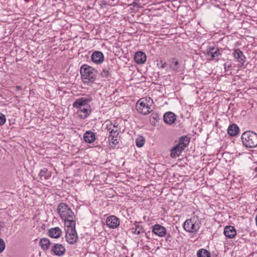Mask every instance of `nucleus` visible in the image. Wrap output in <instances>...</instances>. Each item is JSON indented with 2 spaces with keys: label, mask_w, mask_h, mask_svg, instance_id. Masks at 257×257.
Returning a JSON list of instances; mask_svg holds the SVG:
<instances>
[{
  "label": "nucleus",
  "mask_w": 257,
  "mask_h": 257,
  "mask_svg": "<svg viewBox=\"0 0 257 257\" xmlns=\"http://www.w3.org/2000/svg\"><path fill=\"white\" fill-rule=\"evenodd\" d=\"M111 125H112L113 127L114 128H117L118 126V124L115 121H114L113 123H112V122H111Z\"/></svg>",
  "instance_id": "obj_37"
},
{
  "label": "nucleus",
  "mask_w": 257,
  "mask_h": 257,
  "mask_svg": "<svg viewBox=\"0 0 257 257\" xmlns=\"http://www.w3.org/2000/svg\"><path fill=\"white\" fill-rule=\"evenodd\" d=\"M22 89V87L20 86H16V89L17 90H21Z\"/></svg>",
  "instance_id": "obj_39"
},
{
  "label": "nucleus",
  "mask_w": 257,
  "mask_h": 257,
  "mask_svg": "<svg viewBox=\"0 0 257 257\" xmlns=\"http://www.w3.org/2000/svg\"><path fill=\"white\" fill-rule=\"evenodd\" d=\"M233 55L237 62L240 63L241 65H243L245 62L246 57L243 55L242 52L239 49H236L234 50Z\"/></svg>",
  "instance_id": "obj_16"
},
{
  "label": "nucleus",
  "mask_w": 257,
  "mask_h": 257,
  "mask_svg": "<svg viewBox=\"0 0 257 257\" xmlns=\"http://www.w3.org/2000/svg\"><path fill=\"white\" fill-rule=\"evenodd\" d=\"M164 122L169 125L173 124L176 119V115L172 112L168 111L163 115Z\"/></svg>",
  "instance_id": "obj_13"
},
{
  "label": "nucleus",
  "mask_w": 257,
  "mask_h": 257,
  "mask_svg": "<svg viewBox=\"0 0 257 257\" xmlns=\"http://www.w3.org/2000/svg\"><path fill=\"white\" fill-rule=\"evenodd\" d=\"M57 211L62 220L75 217L74 212L65 203H60L57 207Z\"/></svg>",
  "instance_id": "obj_5"
},
{
  "label": "nucleus",
  "mask_w": 257,
  "mask_h": 257,
  "mask_svg": "<svg viewBox=\"0 0 257 257\" xmlns=\"http://www.w3.org/2000/svg\"><path fill=\"white\" fill-rule=\"evenodd\" d=\"M190 142V138L186 136H182L180 139L179 143L178 144L179 146H181L184 150Z\"/></svg>",
  "instance_id": "obj_26"
},
{
  "label": "nucleus",
  "mask_w": 257,
  "mask_h": 257,
  "mask_svg": "<svg viewBox=\"0 0 257 257\" xmlns=\"http://www.w3.org/2000/svg\"><path fill=\"white\" fill-rule=\"evenodd\" d=\"M91 59L94 63L100 64L103 61L104 56L101 52L95 51L92 54Z\"/></svg>",
  "instance_id": "obj_15"
},
{
  "label": "nucleus",
  "mask_w": 257,
  "mask_h": 257,
  "mask_svg": "<svg viewBox=\"0 0 257 257\" xmlns=\"http://www.w3.org/2000/svg\"><path fill=\"white\" fill-rule=\"evenodd\" d=\"M6 244L4 240L0 238V253L2 252L5 248Z\"/></svg>",
  "instance_id": "obj_32"
},
{
  "label": "nucleus",
  "mask_w": 257,
  "mask_h": 257,
  "mask_svg": "<svg viewBox=\"0 0 257 257\" xmlns=\"http://www.w3.org/2000/svg\"><path fill=\"white\" fill-rule=\"evenodd\" d=\"M134 60L138 64H143L146 61V55L142 51H138L134 56Z\"/></svg>",
  "instance_id": "obj_17"
},
{
  "label": "nucleus",
  "mask_w": 257,
  "mask_h": 257,
  "mask_svg": "<svg viewBox=\"0 0 257 257\" xmlns=\"http://www.w3.org/2000/svg\"><path fill=\"white\" fill-rule=\"evenodd\" d=\"M84 141L88 143H92L95 140V134L90 131H86L83 135Z\"/></svg>",
  "instance_id": "obj_21"
},
{
  "label": "nucleus",
  "mask_w": 257,
  "mask_h": 257,
  "mask_svg": "<svg viewBox=\"0 0 257 257\" xmlns=\"http://www.w3.org/2000/svg\"><path fill=\"white\" fill-rule=\"evenodd\" d=\"M204 53H205L207 57H210L211 60L214 59L215 58L221 55L220 49L213 45L208 46Z\"/></svg>",
  "instance_id": "obj_7"
},
{
  "label": "nucleus",
  "mask_w": 257,
  "mask_h": 257,
  "mask_svg": "<svg viewBox=\"0 0 257 257\" xmlns=\"http://www.w3.org/2000/svg\"><path fill=\"white\" fill-rule=\"evenodd\" d=\"M81 97L76 99L73 103V107L78 109L77 113H80L78 116L81 119H85L88 117L92 112V108L89 103L93 100L90 95H83Z\"/></svg>",
  "instance_id": "obj_1"
},
{
  "label": "nucleus",
  "mask_w": 257,
  "mask_h": 257,
  "mask_svg": "<svg viewBox=\"0 0 257 257\" xmlns=\"http://www.w3.org/2000/svg\"><path fill=\"white\" fill-rule=\"evenodd\" d=\"M106 224L110 228H116L119 225V219L115 216L111 215L106 218Z\"/></svg>",
  "instance_id": "obj_11"
},
{
  "label": "nucleus",
  "mask_w": 257,
  "mask_h": 257,
  "mask_svg": "<svg viewBox=\"0 0 257 257\" xmlns=\"http://www.w3.org/2000/svg\"><path fill=\"white\" fill-rule=\"evenodd\" d=\"M255 171H257V167H256V168H255Z\"/></svg>",
  "instance_id": "obj_41"
},
{
  "label": "nucleus",
  "mask_w": 257,
  "mask_h": 257,
  "mask_svg": "<svg viewBox=\"0 0 257 257\" xmlns=\"http://www.w3.org/2000/svg\"><path fill=\"white\" fill-rule=\"evenodd\" d=\"M101 75L102 77L107 78L111 76V71L110 69L108 68H104L101 72Z\"/></svg>",
  "instance_id": "obj_30"
},
{
  "label": "nucleus",
  "mask_w": 257,
  "mask_h": 257,
  "mask_svg": "<svg viewBox=\"0 0 257 257\" xmlns=\"http://www.w3.org/2000/svg\"><path fill=\"white\" fill-rule=\"evenodd\" d=\"M106 129L109 131V132H110L111 130H113L111 126L110 125L106 124Z\"/></svg>",
  "instance_id": "obj_38"
},
{
  "label": "nucleus",
  "mask_w": 257,
  "mask_h": 257,
  "mask_svg": "<svg viewBox=\"0 0 257 257\" xmlns=\"http://www.w3.org/2000/svg\"><path fill=\"white\" fill-rule=\"evenodd\" d=\"M65 238L68 243L71 244L75 243L78 240V236L76 230H66Z\"/></svg>",
  "instance_id": "obj_9"
},
{
  "label": "nucleus",
  "mask_w": 257,
  "mask_h": 257,
  "mask_svg": "<svg viewBox=\"0 0 257 257\" xmlns=\"http://www.w3.org/2000/svg\"><path fill=\"white\" fill-rule=\"evenodd\" d=\"M241 139L243 145L247 148H252L257 146V134L253 132H244Z\"/></svg>",
  "instance_id": "obj_3"
},
{
  "label": "nucleus",
  "mask_w": 257,
  "mask_h": 257,
  "mask_svg": "<svg viewBox=\"0 0 257 257\" xmlns=\"http://www.w3.org/2000/svg\"><path fill=\"white\" fill-rule=\"evenodd\" d=\"M64 221V224L66 227L65 231L72 230H76V221L72 218H68L65 220H63Z\"/></svg>",
  "instance_id": "obj_20"
},
{
  "label": "nucleus",
  "mask_w": 257,
  "mask_h": 257,
  "mask_svg": "<svg viewBox=\"0 0 257 257\" xmlns=\"http://www.w3.org/2000/svg\"><path fill=\"white\" fill-rule=\"evenodd\" d=\"M145 139L143 136H139L136 140V145L139 148L143 147L145 144Z\"/></svg>",
  "instance_id": "obj_29"
},
{
  "label": "nucleus",
  "mask_w": 257,
  "mask_h": 257,
  "mask_svg": "<svg viewBox=\"0 0 257 257\" xmlns=\"http://www.w3.org/2000/svg\"><path fill=\"white\" fill-rule=\"evenodd\" d=\"M136 109L137 111L144 115H147L151 112L150 105L147 104L143 98L139 99L136 103Z\"/></svg>",
  "instance_id": "obj_6"
},
{
  "label": "nucleus",
  "mask_w": 257,
  "mask_h": 257,
  "mask_svg": "<svg viewBox=\"0 0 257 257\" xmlns=\"http://www.w3.org/2000/svg\"><path fill=\"white\" fill-rule=\"evenodd\" d=\"M146 236L147 238H149V235H148V233H146Z\"/></svg>",
  "instance_id": "obj_40"
},
{
  "label": "nucleus",
  "mask_w": 257,
  "mask_h": 257,
  "mask_svg": "<svg viewBox=\"0 0 257 257\" xmlns=\"http://www.w3.org/2000/svg\"><path fill=\"white\" fill-rule=\"evenodd\" d=\"M197 257H210V253L207 250L201 248L197 252Z\"/></svg>",
  "instance_id": "obj_28"
},
{
  "label": "nucleus",
  "mask_w": 257,
  "mask_h": 257,
  "mask_svg": "<svg viewBox=\"0 0 257 257\" xmlns=\"http://www.w3.org/2000/svg\"><path fill=\"white\" fill-rule=\"evenodd\" d=\"M119 133L116 130H111L108 138H111V143L115 146L118 144V136Z\"/></svg>",
  "instance_id": "obj_23"
},
{
  "label": "nucleus",
  "mask_w": 257,
  "mask_h": 257,
  "mask_svg": "<svg viewBox=\"0 0 257 257\" xmlns=\"http://www.w3.org/2000/svg\"><path fill=\"white\" fill-rule=\"evenodd\" d=\"M169 68L175 72H180L184 70L180 63L175 58H172L169 61Z\"/></svg>",
  "instance_id": "obj_10"
},
{
  "label": "nucleus",
  "mask_w": 257,
  "mask_h": 257,
  "mask_svg": "<svg viewBox=\"0 0 257 257\" xmlns=\"http://www.w3.org/2000/svg\"><path fill=\"white\" fill-rule=\"evenodd\" d=\"M131 230L132 233L137 235H139L141 233L145 231L144 228L143 226L140 224V222L136 221H135Z\"/></svg>",
  "instance_id": "obj_18"
},
{
  "label": "nucleus",
  "mask_w": 257,
  "mask_h": 257,
  "mask_svg": "<svg viewBox=\"0 0 257 257\" xmlns=\"http://www.w3.org/2000/svg\"><path fill=\"white\" fill-rule=\"evenodd\" d=\"M224 69L225 71H228L231 67V65H227L226 63L224 64Z\"/></svg>",
  "instance_id": "obj_35"
},
{
  "label": "nucleus",
  "mask_w": 257,
  "mask_h": 257,
  "mask_svg": "<svg viewBox=\"0 0 257 257\" xmlns=\"http://www.w3.org/2000/svg\"><path fill=\"white\" fill-rule=\"evenodd\" d=\"M39 176L41 181L46 180L50 178L51 173L47 168H43L40 170Z\"/></svg>",
  "instance_id": "obj_24"
},
{
  "label": "nucleus",
  "mask_w": 257,
  "mask_h": 257,
  "mask_svg": "<svg viewBox=\"0 0 257 257\" xmlns=\"http://www.w3.org/2000/svg\"><path fill=\"white\" fill-rule=\"evenodd\" d=\"M166 62L163 60H161L159 63H157L158 67L161 68H164L166 67Z\"/></svg>",
  "instance_id": "obj_33"
},
{
  "label": "nucleus",
  "mask_w": 257,
  "mask_h": 257,
  "mask_svg": "<svg viewBox=\"0 0 257 257\" xmlns=\"http://www.w3.org/2000/svg\"><path fill=\"white\" fill-rule=\"evenodd\" d=\"M61 233V230L58 227L52 228L48 230L49 236L54 238H59L60 236Z\"/></svg>",
  "instance_id": "obj_19"
},
{
  "label": "nucleus",
  "mask_w": 257,
  "mask_h": 257,
  "mask_svg": "<svg viewBox=\"0 0 257 257\" xmlns=\"http://www.w3.org/2000/svg\"><path fill=\"white\" fill-rule=\"evenodd\" d=\"M80 72L84 83H92L96 80L97 71L93 67L84 64L81 67Z\"/></svg>",
  "instance_id": "obj_2"
},
{
  "label": "nucleus",
  "mask_w": 257,
  "mask_h": 257,
  "mask_svg": "<svg viewBox=\"0 0 257 257\" xmlns=\"http://www.w3.org/2000/svg\"><path fill=\"white\" fill-rule=\"evenodd\" d=\"M201 222L197 216H194L187 219L183 224L184 229L190 233L197 232L200 227Z\"/></svg>",
  "instance_id": "obj_4"
},
{
  "label": "nucleus",
  "mask_w": 257,
  "mask_h": 257,
  "mask_svg": "<svg viewBox=\"0 0 257 257\" xmlns=\"http://www.w3.org/2000/svg\"><path fill=\"white\" fill-rule=\"evenodd\" d=\"M239 132V127L236 124H230L228 128L227 133L230 136H235Z\"/></svg>",
  "instance_id": "obj_25"
},
{
  "label": "nucleus",
  "mask_w": 257,
  "mask_h": 257,
  "mask_svg": "<svg viewBox=\"0 0 257 257\" xmlns=\"http://www.w3.org/2000/svg\"><path fill=\"white\" fill-rule=\"evenodd\" d=\"M152 232L160 237H164L166 235V229L164 226L156 224L152 226Z\"/></svg>",
  "instance_id": "obj_12"
},
{
  "label": "nucleus",
  "mask_w": 257,
  "mask_h": 257,
  "mask_svg": "<svg viewBox=\"0 0 257 257\" xmlns=\"http://www.w3.org/2000/svg\"><path fill=\"white\" fill-rule=\"evenodd\" d=\"M183 150V148L177 144L171 150V157L173 158L179 157Z\"/></svg>",
  "instance_id": "obj_22"
},
{
  "label": "nucleus",
  "mask_w": 257,
  "mask_h": 257,
  "mask_svg": "<svg viewBox=\"0 0 257 257\" xmlns=\"http://www.w3.org/2000/svg\"><path fill=\"white\" fill-rule=\"evenodd\" d=\"M223 233L227 238H232L235 236L236 231L233 226L228 225L224 227Z\"/></svg>",
  "instance_id": "obj_14"
},
{
  "label": "nucleus",
  "mask_w": 257,
  "mask_h": 257,
  "mask_svg": "<svg viewBox=\"0 0 257 257\" xmlns=\"http://www.w3.org/2000/svg\"><path fill=\"white\" fill-rule=\"evenodd\" d=\"M6 121V117L2 113L0 112V125H2L5 123Z\"/></svg>",
  "instance_id": "obj_31"
},
{
  "label": "nucleus",
  "mask_w": 257,
  "mask_h": 257,
  "mask_svg": "<svg viewBox=\"0 0 257 257\" xmlns=\"http://www.w3.org/2000/svg\"><path fill=\"white\" fill-rule=\"evenodd\" d=\"M51 251L54 255L62 256L64 254L66 249L62 244L55 243L52 245Z\"/></svg>",
  "instance_id": "obj_8"
},
{
  "label": "nucleus",
  "mask_w": 257,
  "mask_h": 257,
  "mask_svg": "<svg viewBox=\"0 0 257 257\" xmlns=\"http://www.w3.org/2000/svg\"><path fill=\"white\" fill-rule=\"evenodd\" d=\"M166 241H171V239L172 238V235L170 233H166Z\"/></svg>",
  "instance_id": "obj_36"
},
{
  "label": "nucleus",
  "mask_w": 257,
  "mask_h": 257,
  "mask_svg": "<svg viewBox=\"0 0 257 257\" xmlns=\"http://www.w3.org/2000/svg\"><path fill=\"white\" fill-rule=\"evenodd\" d=\"M39 244L43 250L49 249L51 244V242L48 238H42L40 239Z\"/></svg>",
  "instance_id": "obj_27"
},
{
  "label": "nucleus",
  "mask_w": 257,
  "mask_h": 257,
  "mask_svg": "<svg viewBox=\"0 0 257 257\" xmlns=\"http://www.w3.org/2000/svg\"><path fill=\"white\" fill-rule=\"evenodd\" d=\"M159 117V115L157 113H153L151 114V118L154 119H158Z\"/></svg>",
  "instance_id": "obj_34"
}]
</instances>
